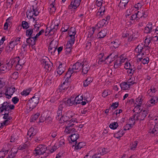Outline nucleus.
<instances>
[{"instance_id":"46","label":"nucleus","mask_w":158,"mask_h":158,"mask_svg":"<svg viewBox=\"0 0 158 158\" xmlns=\"http://www.w3.org/2000/svg\"><path fill=\"white\" fill-rule=\"evenodd\" d=\"M34 28H30L27 29L26 31V35L27 36L31 37L33 33Z\"/></svg>"},{"instance_id":"44","label":"nucleus","mask_w":158,"mask_h":158,"mask_svg":"<svg viewBox=\"0 0 158 158\" xmlns=\"http://www.w3.org/2000/svg\"><path fill=\"white\" fill-rule=\"evenodd\" d=\"M58 120H59V122L60 123H61L65 122H68V119L65 115V114L64 113L60 118L59 119H58Z\"/></svg>"},{"instance_id":"23","label":"nucleus","mask_w":158,"mask_h":158,"mask_svg":"<svg viewBox=\"0 0 158 158\" xmlns=\"http://www.w3.org/2000/svg\"><path fill=\"white\" fill-rule=\"evenodd\" d=\"M75 143V145H73V146L74 147V149L76 151H78L80 150L81 148L84 147L85 145V143L84 142H80L78 143H77V142H76Z\"/></svg>"},{"instance_id":"27","label":"nucleus","mask_w":158,"mask_h":158,"mask_svg":"<svg viewBox=\"0 0 158 158\" xmlns=\"http://www.w3.org/2000/svg\"><path fill=\"white\" fill-rule=\"evenodd\" d=\"M65 114L68 120L72 117H74L73 118L76 119L75 113L72 110H69L66 112Z\"/></svg>"},{"instance_id":"43","label":"nucleus","mask_w":158,"mask_h":158,"mask_svg":"<svg viewBox=\"0 0 158 158\" xmlns=\"http://www.w3.org/2000/svg\"><path fill=\"white\" fill-rule=\"evenodd\" d=\"M135 36V35H134L133 31L132 30H129V35L128 37V40L129 41H131L135 40V38L134 36Z\"/></svg>"},{"instance_id":"1","label":"nucleus","mask_w":158,"mask_h":158,"mask_svg":"<svg viewBox=\"0 0 158 158\" xmlns=\"http://www.w3.org/2000/svg\"><path fill=\"white\" fill-rule=\"evenodd\" d=\"M104 53H101L98 56V63L99 64H102L105 61L110 63L114 60V54H110L106 57L104 56Z\"/></svg>"},{"instance_id":"21","label":"nucleus","mask_w":158,"mask_h":158,"mask_svg":"<svg viewBox=\"0 0 158 158\" xmlns=\"http://www.w3.org/2000/svg\"><path fill=\"white\" fill-rule=\"evenodd\" d=\"M65 64H60L56 70L57 73L59 75H61L65 70Z\"/></svg>"},{"instance_id":"17","label":"nucleus","mask_w":158,"mask_h":158,"mask_svg":"<svg viewBox=\"0 0 158 158\" xmlns=\"http://www.w3.org/2000/svg\"><path fill=\"white\" fill-rule=\"evenodd\" d=\"M81 0H74L71 1L70 5L69 6V8L71 9L73 8L76 9L80 5Z\"/></svg>"},{"instance_id":"48","label":"nucleus","mask_w":158,"mask_h":158,"mask_svg":"<svg viewBox=\"0 0 158 158\" xmlns=\"http://www.w3.org/2000/svg\"><path fill=\"white\" fill-rule=\"evenodd\" d=\"M8 150L2 149L0 151V158H3L8 153Z\"/></svg>"},{"instance_id":"63","label":"nucleus","mask_w":158,"mask_h":158,"mask_svg":"<svg viewBox=\"0 0 158 158\" xmlns=\"http://www.w3.org/2000/svg\"><path fill=\"white\" fill-rule=\"evenodd\" d=\"M31 91L30 89H28L26 90H23L21 93V94L22 95L26 96L29 94Z\"/></svg>"},{"instance_id":"41","label":"nucleus","mask_w":158,"mask_h":158,"mask_svg":"<svg viewBox=\"0 0 158 158\" xmlns=\"http://www.w3.org/2000/svg\"><path fill=\"white\" fill-rule=\"evenodd\" d=\"M125 132L124 131L121 130L114 134V137L117 138L119 139L124 134Z\"/></svg>"},{"instance_id":"25","label":"nucleus","mask_w":158,"mask_h":158,"mask_svg":"<svg viewBox=\"0 0 158 158\" xmlns=\"http://www.w3.org/2000/svg\"><path fill=\"white\" fill-rule=\"evenodd\" d=\"M153 29L152 24L151 23H149L144 28V33H150L152 31Z\"/></svg>"},{"instance_id":"5","label":"nucleus","mask_w":158,"mask_h":158,"mask_svg":"<svg viewBox=\"0 0 158 158\" xmlns=\"http://www.w3.org/2000/svg\"><path fill=\"white\" fill-rule=\"evenodd\" d=\"M67 123L68 125L66 126L64 132L67 134L72 133L75 131V129L73 127L74 125V123H77V119L76 118H72L67 122Z\"/></svg>"},{"instance_id":"55","label":"nucleus","mask_w":158,"mask_h":158,"mask_svg":"<svg viewBox=\"0 0 158 158\" xmlns=\"http://www.w3.org/2000/svg\"><path fill=\"white\" fill-rule=\"evenodd\" d=\"M62 111L60 110H58L56 112V119H59L60 118L62 115Z\"/></svg>"},{"instance_id":"3","label":"nucleus","mask_w":158,"mask_h":158,"mask_svg":"<svg viewBox=\"0 0 158 158\" xmlns=\"http://www.w3.org/2000/svg\"><path fill=\"white\" fill-rule=\"evenodd\" d=\"M60 23L59 21L56 20L54 21L49 27H47L45 33L50 35L53 34L58 28Z\"/></svg>"},{"instance_id":"54","label":"nucleus","mask_w":158,"mask_h":158,"mask_svg":"<svg viewBox=\"0 0 158 158\" xmlns=\"http://www.w3.org/2000/svg\"><path fill=\"white\" fill-rule=\"evenodd\" d=\"M118 127V124L117 122H114L110 123L109 127L111 129H115Z\"/></svg>"},{"instance_id":"33","label":"nucleus","mask_w":158,"mask_h":158,"mask_svg":"<svg viewBox=\"0 0 158 158\" xmlns=\"http://www.w3.org/2000/svg\"><path fill=\"white\" fill-rule=\"evenodd\" d=\"M36 134V131L34 130V128L33 127H31L29 129L27 133V135L29 136L31 139Z\"/></svg>"},{"instance_id":"4","label":"nucleus","mask_w":158,"mask_h":158,"mask_svg":"<svg viewBox=\"0 0 158 158\" xmlns=\"http://www.w3.org/2000/svg\"><path fill=\"white\" fill-rule=\"evenodd\" d=\"M25 62V59L15 58L11 60L12 64H14V67L17 70L21 69Z\"/></svg>"},{"instance_id":"38","label":"nucleus","mask_w":158,"mask_h":158,"mask_svg":"<svg viewBox=\"0 0 158 158\" xmlns=\"http://www.w3.org/2000/svg\"><path fill=\"white\" fill-rule=\"evenodd\" d=\"M126 82L131 87V86L133 84L135 83L134 77L133 76L129 77V79Z\"/></svg>"},{"instance_id":"49","label":"nucleus","mask_w":158,"mask_h":158,"mask_svg":"<svg viewBox=\"0 0 158 158\" xmlns=\"http://www.w3.org/2000/svg\"><path fill=\"white\" fill-rule=\"evenodd\" d=\"M152 40V37H149L148 38H147L144 40L145 45L146 46H147L146 48L147 50L148 49V46L151 43V41Z\"/></svg>"},{"instance_id":"15","label":"nucleus","mask_w":158,"mask_h":158,"mask_svg":"<svg viewBox=\"0 0 158 158\" xmlns=\"http://www.w3.org/2000/svg\"><path fill=\"white\" fill-rule=\"evenodd\" d=\"M15 88L14 87L8 88L6 89V92L5 93L6 98L8 99L11 98V96L15 92Z\"/></svg>"},{"instance_id":"28","label":"nucleus","mask_w":158,"mask_h":158,"mask_svg":"<svg viewBox=\"0 0 158 158\" xmlns=\"http://www.w3.org/2000/svg\"><path fill=\"white\" fill-rule=\"evenodd\" d=\"M17 150L15 148H13L9 153L8 156L6 158H14L16 156Z\"/></svg>"},{"instance_id":"10","label":"nucleus","mask_w":158,"mask_h":158,"mask_svg":"<svg viewBox=\"0 0 158 158\" xmlns=\"http://www.w3.org/2000/svg\"><path fill=\"white\" fill-rule=\"evenodd\" d=\"M41 63L43 66L47 71H49L51 70L52 66L48 57L45 56L43 57L41 60Z\"/></svg>"},{"instance_id":"53","label":"nucleus","mask_w":158,"mask_h":158,"mask_svg":"<svg viewBox=\"0 0 158 158\" xmlns=\"http://www.w3.org/2000/svg\"><path fill=\"white\" fill-rule=\"evenodd\" d=\"M57 144L58 146L59 147H63L65 144V140L64 139H60L59 141L56 143Z\"/></svg>"},{"instance_id":"37","label":"nucleus","mask_w":158,"mask_h":158,"mask_svg":"<svg viewBox=\"0 0 158 158\" xmlns=\"http://www.w3.org/2000/svg\"><path fill=\"white\" fill-rule=\"evenodd\" d=\"M71 140L73 142H76L77 139L79 137V135L77 133H74L73 134H71L70 136Z\"/></svg>"},{"instance_id":"7","label":"nucleus","mask_w":158,"mask_h":158,"mask_svg":"<svg viewBox=\"0 0 158 158\" xmlns=\"http://www.w3.org/2000/svg\"><path fill=\"white\" fill-rule=\"evenodd\" d=\"M39 12L36 8H35L33 6H31L29 9H28L26 12L27 17L29 19H31L35 16H37L39 14Z\"/></svg>"},{"instance_id":"58","label":"nucleus","mask_w":158,"mask_h":158,"mask_svg":"<svg viewBox=\"0 0 158 158\" xmlns=\"http://www.w3.org/2000/svg\"><path fill=\"white\" fill-rule=\"evenodd\" d=\"M65 106H66V104L64 101L63 100L62 102H60V105H59L58 109L62 111L63 109Z\"/></svg>"},{"instance_id":"18","label":"nucleus","mask_w":158,"mask_h":158,"mask_svg":"<svg viewBox=\"0 0 158 158\" xmlns=\"http://www.w3.org/2000/svg\"><path fill=\"white\" fill-rule=\"evenodd\" d=\"M19 130L15 131L13 132L10 141L11 142H15L19 138Z\"/></svg>"},{"instance_id":"64","label":"nucleus","mask_w":158,"mask_h":158,"mask_svg":"<svg viewBox=\"0 0 158 158\" xmlns=\"http://www.w3.org/2000/svg\"><path fill=\"white\" fill-rule=\"evenodd\" d=\"M133 9L132 8L127 9L125 13V16L127 18V16L130 15L132 13Z\"/></svg>"},{"instance_id":"40","label":"nucleus","mask_w":158,"mask_h":158,"mask_svg":"<svg viewBox=\"0 0 158 158\" xmlns=\"http://www.w3.org/2000/svg\"><path fill=\"white\" fill-rule=\"evenodd\" d=\"M93 79L91 77H89L84 81L83 86L84 87L88 86L92 82Z\"/></svg>"},{"instance_id":"6","label":"nucleus","mask_w":158,"mask_h":158,"mask_svg":"<svg viewBox=\"0 0 158 158\" xmlns=\"http://www.w3.org/2000/svg\"><path fill=\"white\" fill-rule=\"evenodd\" d=\"M47 147L44 145H40L34 151L33 154L35 156L40 155L46 153Z\"/></svg>"},{"instance_id":"9","label":"nucleus","mask_w":158,"mask_h":158,"mask_svg":"<svg viewBox=\"0 0 158 158\" xmlns=\"http://www.w3.org/2000/svg\"><path fill=\"white\" fill-rule=\"evenodd\" d=\"M83 63L78 61L71 68L70 67L68 71H70V72L73 74L80 71L81 69Z\"/></svg>"},{"instance_id":"32","label":"nucleus","mask_w":158,"mask_h":158,"mask_svg":"<svg viewBox=\"0 0 158 158\" xmlns=\"http://www.w3.org/2000/svg\"><path fill=\"white\" fill-rule=\"evenodd\" d=\"M56 0H51L52 2L51 4L50 5L49 7L50 10H49L50 13L51 14H53L55 11L56 9L55 5V1Z\"/></svg>"},{"instance_id":"19","label":"nucleus","mask_w":158,"mask_h":158,"mask_svg":"<svg viewBox=\"0 0 158 158\" xmlns=\"http://www.w3.org/2000/svg\"><path fill=\"white\" fill-rule=\"evenodd\" d=\"M10 109L9 104L7 102H4L2 104V106L0 107V111L1 112H2L4 110L9 112Z\"/></svg>"},{"instance_id":"29","label":"nucleus","mask_w":158,"mask_h":158,"mask_svg":"<svg viewBox=\"0 0 158 158\" xmlns=\"http://www.w3.org/2000/svg\"><path fill=\"white\" fill-rule=\"evenodd\" d=\"M36 105L37 104L36 103L31 99H30L27 102V107L29 108V110L31 111L33 109Z\"/></svg>"},{"instance_id":"56","label":"nucleus","mask_w":158,"mask_h":158,"mask_svg":"<svg viewBox=\"0 0 158 158\" xmlns=\"http://www.w3.org/2000/svg\"><path fill=\"white\" fill-rule=\"evenodd\" d=\"M40 114L37 113L34 115L32 116L31 118V122H34L40 116Z\"/></svg>"},{"instance_id":"22","label":"nucleus","mask_w":158,"mask_h":158,"mask_svg":"<svg viewBox=\"0 0 158 158\" xmlns=\"http://www.w3.org/2000/svg\"><path fill=\"white\" fill-rule=\"evenodd\" d=\"M74 97H71L70 98L67 100H64L65 102L66 106H72L73 105H75V101H74Z\"/></svg>"},{"instance_id":"42","label":"nucleus","mask_w":158,"mask_h":158,"mask_svg":"<svg viewBox=\"0 0 158 158\" xmlns=\"http://www.w3.org/2000/svg\"><path fill=\"white\" fill-rule=\"evenodd\" d=\"M83 97L82 96H78L75 98H74V101H75V105H77V104L81 103V101L83 100Z\"/></svg>"},{"instance_id":"50","label":"nucleus","mask_w":158,"mask_h":158,"mask_svg":"<svg viewBox=\"0 0 158 158\" xmlns=\"http://www.w3.org/2000/svg\"><path fill=\"white\" fill-rule=\"evenodd\" d=\"M13 66L14 67V64H12L11 60L10 63L9 62L8 64H6L5 65L6 69L4 70H3L6 71H8L12 68Z\"/></svg>"},{"instance_id":"39","label":"nucleus","mask_w":158,"mask_h":158,"mask_svg":"<svg viewBox=\"0 0 158 158\" xmlns=\"http://www.w3.org/2000/svg\"><path fill=\"white\" fill-rule=\"evenodd\" d=\"M39 98L40 97L38 95L36 94H35L34 96L31 98L30 99L37 105L39 102Z\"/></svg>"},{"instance_id":"14","label":"nucleus","mask_w":158,"mask_h":158,"mask_svg":"<svg viewBox=\"0 0 158 158\" xmlns=\"http://www.w3.org/2000/svg\"><path fill=\"white\" fill-rule=\"evenodd\" d=\"M21 38L20 37H14L11 40L8 44L12 48H13L15 46L18 44H20L21 40Z\"/></svg>"},{"instance_id":"52","label":"nucleus","mask_w":158,"mask_h":158,"mask_svg":"<svg viewBox=\"0 0 158 158\" xmlns=\"http://www.w3.org/2000/svg\"><path fill=\"white\" fill-rule=\"evenodd\" d=\"M122 63L121 62L120 60L118 59L116 60L114 62V67L115 68H117L120 67Z\"/></svg>"},{"instance_id":"12","label":"nucleus","mask_w":158,"mask_h":158,"mask_svg":"<svg viewBox=\"0 0 158 158\" xmlns=\"http://www.w3.org/2000/svg\"><path fill=\"white\" fill-rule=\"evenodd\" d=\"M148 112L147 111L143 110L142 112L135 114L134 118H136L137 121L143 120H144Z\"/></svg>"},{"instance_id":"26","label":"nucleus","mask_w":158,"mask_h":158,"mask_svg":"<svg viewBox=\"0 0 158 158\" xmlns=\"http://www.w3.org/2000/svg\"><path fill=\"white\" fill-rule=\"evenodd\" d=\"M82 72L84 74H86L89 69V65L86 62L83 63L82 66Z\"/></svg>"},{"instance_id":"61","label":"nucleus","mask_w":158,"mask_h":158,"mask_svg":"<svg viewBox=\"0 0 158 158\" xmlns=\"http://www.w3.org/2000/svg\"><path fill=\"white\" fill-rule=\"evenodd\" d=\"M99 152L98 153L101 154V156L105 154L106 152L105 148H100L98 149Z\"/></svg>"},{"instance_id":"16","label":"nucleus","mask_w":158,"mask_h":158,"mask_svg":"<svg viewBox=\"0 0 158 158\" xmlns=\"http://www.w3.org/2000/svg\"><path fill=\"white\" fill-rule=\"evenodd\" d=\"M76 34L75 28L71 27L69 30L68 34L69 36L68 39L75 40V35Z\"/></svg>"},{"instance_id":"13","label":"nucleus","mask_w":158,"mask_h":158,"mask_svg":"<svg viewBox=\"0 0 158 158\" xmlns=\"http://www.w3.org/2000/svg\"><path fill=\"white\" fill-rule=\"evenodd\" d=\"M158 100L157 97H152L149 99L146 104V105L147 107L153 106L157 103Z\"/></svg>"},{"instance_id":"31","label":"nucleus","mask_w":158,"mask_h":158,"mask_svg":"<svg viewBox=\"0 0 158 158\" xmlns=\"http://www.w3.org/2000/svg\"><path fill=\"white\" fill-rule=\"evenodd\" d=\"M37 39H35L34 37H29L26 40L27 43L29 45L32 46L34 45L35 44V41L37 40Z\"/></svg>"},{"instance_id":"62","label":"nucleus","mask_w":158,"mask_h":158,"mask_svg":"<svg viewBox=\"0 0 158 158\" xmlns=\"http://www.w3.org/2000/svg\"><path fill=\"white\" fill-rule=\"evenodd\" d=\"M154 122L155 124H158V117H155L149 120V123Z\"/></svg>"},{"instance_id":"45","label":"nucleus","mask_w":158,"mask_h":158,"mask_svg":"<svg viewBox=\"0 0 158 158\" xmlns=\"http://www.w3.org/2000/svg\"><path fill=\"white\" fill-rule=\"evenodd\" d=\"M138 142L135 141L132 142L130 144V149L132 150H135L137 147Z\"/></svg>"},{"instance_id":"24","label":"nucleus","mask_w":158,"mask_h":158,"mask_svg":"<svg viewBox=\"0 0 158 158\" xmlns=\"http://www.w3.org/2000/svg\"><path fill=\"white\" fill-rule=\"evenodd\" d=\"M144 98V97L142 95H139V97L136 98L135 103L138 107H139L141 106Z\"/></svg>"},{"instance_id":"11","label":"nucleus","mask_w":158,"mask_h":158,"mask_svg":"<svg viewBox=\"0 0 158 158\" xmlns=\"http://www.w3.org/2000/svg\"><path fill=\"white\" fill-rule=\"evenodd\" d=\"M68 39L65 48V54L68 55L71 53L72 46L75 40H72L70 39Z\"/></svg>"},{"instance_id":"30","label":"nucleus","mask_w":158,"mask_h":158,"mask_svg":"<svg viewBox=\"0 0 158 158\" xmlns=\"http://www.w3.org/2000/svg\"><path fill=\"white\" fill-rule=\"evenodd\" d=\"M69 85L68 83L63 82L60 86L59 89L57 90L58 92H62L63 90H67Z\"/></svg>"},{"instance_id":"59","label":"nucleus","mask_w":158,"mask_h":158,"mask_svg":"<svg viewBox=\"0 0 158 158\" xmlns=\"http://www.w3.org/2000/svg\"><path fill=\"white\" fill-rule=\"evenodd\" d=\"M111 43L113 47L115 48H117L118 46V41L117 40H115L114 41H113L111 42Z\"/></svg>"},{"instance_id":"2","label":"nucleus","mask_w":158,"mask_h":158,"mask_svg":"<svg viewBox=\"0 0 158 158\" xmlns=\"http://www.w3.org/2000/svg\"><path fill=\"white\" fill-rule=\"evenodd\" d=\"M146 47L143 48L142 44L139 45L135 49V55L138 59L141 58V57H144L146 55V53H148V50H146Z\"/></svg>"},{"instance_id":"60","label":"nucleus","mask_w":158,"mask_h":158,"mask_svg":"<svg viewBox=\"0 0 158 158\" xmlns=\"http://www.w3.org/2000/svg\"><path fill=\"white\" fill-rule=\"evenodd\" d=\"M118 102L113 103L110 107V109H112V110L115 109L118 107Z\"/></svg>"},{"instance_id":"34","label":"nucleus","mask_w":158,"mask_h":158,"mask_svg":"<svg viewBox=\"0 0 158 158\" xmlns=\"http://www.w3.org/2000/svg\"><path fill=\"white\" fill-rule=\"evenodd\" d=\"M106 33L107 30L104 29L98 33L97 36L99 38H103L106 36Z\"/></svg>"},{"instance_id":"20","label":"nucleus","mask_w":158,"mask_h":158,"mask_svg":"<svg viewBox=\"0 0 158 158\" xmlns=\"http://www.w3.org/2000/svg\"><path fill=\"white\" fill-rule=\"evenodd\" d=\"M70 71H68L66 73L65 76L64 77V78L65 79V80L64 81V82L65 83H68L69 85H70V83L71 81V79L70 78V77L73 74L70 72Z\"/></svg>"},{"instance_id":"57","label":"nucleus","mask_w":158,"mask_h":158,"mask_svg":"<svg viewBox=\"0 0 158 158\" xmlns=\"http://www.w3.org/2000/svg\"><path fill=\"white\" fill-rule=\"evenodd\" d=\"M22 25L23 28L24 29H27L29 27L28 23L25 21H23L22 22Z\"/></svg>"},{"instance_id":"8","label":"nucleus","mask_w":158,"mask_h":158,"mask_svg":"<svg viewBox=\"0 0 158 158\" xmlns=\"http://www.w3.org/2000/svg\"><path fill=\"white\" fill-rule=\"evenodd\" d=\"M105 19H103L102 20L99 21L97 24V27H93L92 28H90L88 36L90 37L93 35L94 32L95 30L98 28L102 27L105 24Z\"/></svg>"},{"instance_id":"51","label":"nucleus","mask_w":158,"mask_h":158,"mask_svg":"<svg viewBox=\"0 0 158 158\" xmlns=\"http://www.w3.org/2000/svg\"><path fill=\"white\" fill-rule=\"evenodd\" d=\"M141 57V58L138 59L140 61L144 64H148L149 62V58L148 57Z\"/></svg>"},{"instance_id":"47","label":"nucleus","mask_w":158,"mask_h":158,"mask_svg":"<svg viewBox=\"0 0 158 158\" xmlns=\"http://www.w3.org/2000/svg\"><path fill=\"white\" fill-rule=\"evenodd\" d=\"M58 44V43L57 41L53 40L50 43L49 48H57Z\"/></svg>"},{"instance_id":"36","label":"nucleus","mask_w":158,"mask_h":158,"mask_svg":"<svg viewBox=\"0 0 158 158\" xmlns=\"http://www.w3.org/2000/svg\"><path fill=\"white\" fill-rule=\"evenodd\" d=\"M120 86L122 89L124 90H127L131 87L127 82L122 83L120 84Z\"/></svg>"},{"instance_id":"35","label":"nucleus","mask_w":158,"mask_h":158,"mask_svg":"<svg viewBox=\"0 0 158 158\" xmlns=\"http://www.w3.org/2000/svg\"><path fill=\"white\" fill-rule=\"evenodd\" d=\"M127 70V72L129 77L133 76L135 70V67L134 66H132Z\"/></svg>"}]
</instances>
